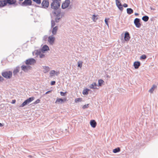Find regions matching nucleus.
I'll return each mask as SVG.
<instances>
[{"label": "nucleus", "mask_w": 158, "mask_h": 158, "mask_svg": "<svg viewBox=\"0 0 158 158\" xmlns=\"http://www.w3.org/2000/svg\"><path fill=\"white\" fill-rule=\"evenodd\" d=\"M8 1V4L10 5H14V6L15 7L18 5V3H16V0H9Z\"/></svg>", "instance_id": "15"}, {"label": "nucleus", "mask_w": 158, "mask_h": 158, "mask_svg": "<svg viewBox=\"0 0 158 158\" xmlns=\"http://www.w3.org/2000/svg\"><path fill=\"white\" fill-rule=\"evenodd\" d=\"M61 13V10H54L52 11V13L56 15L55 22L57 23L59 22V20L62 17L60 16V13Z\"/></svg>", "instance_id": "2"}, {"label": "nucleus", "mask_w": 158, "mask_h": 158, "mask_svg": "<svg viewBox=\"0 0 158 158\" xmlns=\"http://www.w3.org/2000/svg\"><path fill=\"white\" fill-rule=\"evenodd\" d=\"M32 3L31 0H24L21 4V5L23 6H30L32 5Z\"/></svg>", "instance_id": "8"}, {"label": "nucleus", "mask_w": 158, "mask_h": 158, "mask_svg": "<svg viewBox=\"0 0 158 158\" xmlns=\"http://www.w3.org/2000/svg\"><path fill=\"white\" fill-rule=\"evenodd\" d=\"M81 99L82 98H77L75 99V102L77 103L81 101Z\"/></svg>", "instance_id": "35"}, {"label": "nucleus", "mask_w": 158, "mask_h": 158, "mask_svg": "<svg viewBox=\"0 0 158 158\" xmlns=\"http://www.w3.org/2000/svg\"><path fill=\"white\" fill-rule=\"evenodd\" d=\"M109 18H106L105 19V22L106 24L108 27L109 24L108 23V20L109 19Z\"/></svg>", "instance_id": "36"}, {"label": "nucleus", "mask_w": 158, "mask_h": 158, "mask_svg": "<svg viewBox=\"0 0 158 158\" xmlns=\"http://www.w3.org/2000/svg\"><path fill=\"white\" fill-rule=\"evenodd\" d=\"M90 91V89H84L82 92V94L84 95H87L88 94V92Z\"/></svg>", "instance_id": "23"}, {"label": "nucleus", "mask_w": 158, "mask_h": 158, "mask_svg": "<svg viewBox=\"0 0 158 158\" xmlns=\"http://www.w3.org/2000/svg\"><path fill=\"white\" fill-rule=\"evenodd\" d=\"M115 2L117 6L121 11H122L123 10V5L120 2V1L119 0H115Z\"/></svg>", "instance_id": "11"}, {"label": "nucleus", "mask_w": 158, "mask_h": 158, "mask_svg": "<svg viewBox=\"0 0 158 158\" xmlns=\"http://www.w3.org/2000/svg\"><path fill=\"white\" fill-rule=\"evenodd\" d=\"M51 27H54L55 25V21L53 20H52L51 21Z\"/></svg>", "instance_id": "37"}, {"label": "nucleus", "mask_w": 158, "mask_h": 158, "mask_svg": "<svg viewBox=\"0 0 158 158\" xmlns=\"http://www.w3.org/2000/svg\"><path fill=\"white\" fill-rule=\"evenodd\" d=\"M35 99V97H30L28 98L22 104L20 105V107H23L29 104Z\"/></svg>", "instance_id": "6"}, {"label": "nucleus", "mask_w": 158, "mask_h": 158, "mask_svg": "<svg viewBox=\"0 0 158 158\" xmlns=\"http://www.w3.org/2000/svg\"><path fill=\"white\" fill-rule=\"evenodd\" d=\"M35 6L40 7L44 9H47L49 6V2L48 0H43L41 3V6H39L35 5Z\"/></svg>", "instance_id": "5"}, {"label": "nucleus", "mask_w": 158, "mask_h": 158, "mask_svg": "<svg viewBox=\"0 0 158 158\" xmlns=\"http://www.w3.org/2000/svg\"><path fill=\"white\" fill-rule=\"evenodd\" d=\"M43 67L44 69L43 72L45 73H47L50 70V69L48 66H44Z\"/></svg>", "instance_id": "22"}, {"label": "nucleus", "mask_w": 158, "mask_h": 158, "mask_svg": "<svg viewBox=\"0 0 158 158\" xmlns=\"http://www.w3.org/2000/svg\"><path fill=\"white\" fill-rule=\"evenodd\" d=\"M34 2L38 4H40L41 3V0H32Z\"/></svg>", "instance_id": "33"}, {"label": "nucleus", "mask_w": 158, "mask_h": 158, "mask_svg": "<svg viewBox=\"0 0 158 158\" xmlns=\"http://www.w3.org/2000/svg\"><path fill=\"white\" fill-rule=\"evenodd\" d=\"M146 58L147 56L145 54H143L140 57V59L144 60L146 59Z\"/></svg>", "instance_id": "31"}, {"label": "nucleus", "mask_w": 158, "mask_h": 158, "mask_svg": "<svg viewBox=\"0 0 158 158\" xmlns=\"http://www.w3.org/2000/svg\"><path fill=\"white\" fill-rule=\"evenodd\" d=\"M88 107H89V104H85L83 106L82 108L83 109H85L86 108H87Z\"/></svg>", "instance_id": "42"}, {"label": "nucleus", "mask_w": 158, "mask_h": 158, "mask_svg": "<svg viewBox=\"0 0 158 158\" xmlns=\"http://www.w3.org/2000/svg\"><path fill=\"white\" fill-rule=\"evenodd\" d=\"M28 156L30 157H32V156L31 155H29Z\"/></svg>", "instance_id": "52"}, {"label": "nucleus", "mask_w": 158, "mask_h": 158, "mask_svg": "<svg viewBox=\"0 0 158 158\" xmlns=\"http://www.w3.org/2000/svg\"><path fill=\"white\" fill-rule=\"evenodd\" d=\"M66 100L67 98H64V99L57 98L56 101L55 102V103H56L58 102L59 103H62L66 101Z\"/></svg>", "instance_id": "17"}, {"label": "nucleus", "mask_w": 158, "mask_h": 158, "mask_svg": "<svg viewBox=\"0 0 158 158\" xmlns=\"http://www.w3.org/2000/svg\"><path fill=\"white\" fill-rule=\"evenodd\" d=\"M70 0H65L62 4L61 8L63 9L67 8L69 6V9L72 8V6L70 5Z\"/></svg>", "instance_id": "3"}, {"label": "nucleus", "mask_w": 158, "mask_h": 158, "mask_svg": "<svg viewBox=\"0 0 158 158\" xmlns=\"http://www.w3.org/2000/svg\"><path fill=\"white\" fill-rule=\"evenodd\" d=\"M9 0H0V8L6 6L8 4Z\"/></svg>", "instance_id": "13"}, {"label": "nucleus", "mask_w": 158, "mask_h": 158, "mask_svg": "<svg viewBox=\"0 0 158 158\" xmlns=\"http://www.w3.org/2000/svg\"><path fill=\"white\" fill-rule=\"evenodd\" d=\"M53 35H51L48 37V41L50 44H53L55 40V38L53 36Z\"/></svg>", "instance_id": "12"}, {"label": "nucleus", "mask_w": 158, "mask_h": 158, "mask_svg": "<svg viewBox=\"0 0 158 158\" xmlns=\"http://www.w3.org/2000/svg\"><path fill=\"white\" fill-rule=\"evenodd\" d=\"M55 73H56V72L54 70H52L51 71L50 74V75H53L55 74Z\"/></svg>", "instance_id": "41"}, {"label": "nucleus", "mask_w": 158, "mask_h": 158, "mask_svg": "<svg viewBox=\"0 0 158 158\" xmlns=\"http://www.w3.org/2000/svg\"><path fill=\"white\" fill-rule=\"evenodd\" d=\"M92 84H93L95 87H96L97 85L95 82H93L92 83Z\"/></svg>", "instance_id": "48"}, {"label": "nucleus", "mask_w": 158, "mask_h": 158, "mask_svg": "<svg viewBox=\"0 0 158 158\" xmlns=\"http://www.w3.org/2000/svg\"><path fill=\"white\" fill-rule=\"evenodd\" d=\"M142 19L143 21L145 22H146L148 21L149 19V18L148 16L147 15H145L142 17Z\"/></svg>", "instance_id": "25"}, {"label": "nucleus", "mask_w": 158, "mask_h": 158, "mask_svg": "<svg viewBox=\"0 0 158 158\" xmlns=\"http://www.w3.org/2000/svg\"><path fill=\"white\" fill-rule=\"evenodd\" d=\"M25 62L26 64L28 65L34 64L36 63V61L35 59L31 58L27 60Z\"/></svg>", "instance_id": "7"}, {"label": "nucleus", "mask_w": 158, "mask_h": 158, "mask_svg": "<svg viewBox=\"0 0 158 158\" xmlns=\"http://www.w3.org/2000/svg\"><path fill=\"white\" fill-rule=\"evenodd\" d=\"M107 77H109V76L108 75H107Z\"/></svg>", "instance_id": "54"}, {"label": "nucleus", "mask_w": 158, "mask_h": 158, "mask_svg": "<svg viewBox=\"0 0 158 158\" xmlns=\"http://www.w3.org/2000/svg\"><path fill=\"white\" fill-rule=\"evenodd\" d=\"M40 99H37L35 102H34L32 103V104H33V105H36V104L40 103Z\"/></svg>", "instance_id": "34"}, {"label": "nucleus", "mask_w": 158, "mask_h": 158, "mask_svg": "<svg viewBox=\"0 0 158 158\" xmlns=\"http://www.w3.org/2000/svg\"><path fill=\"white\" fill-rule=\"evenodd\" d=\"M82 62L81 61H79L78 62V65L77 66L78 67L81 68L82 66Z\"/></svg>", "instance_id": "32"}, {"label": "nucleus", "mask_w": 158, "mask_h": 158, "mask_svg": "<svg viewBox=\"0 0 158 158\" xmlns=\"http://www.w3.org/2000/svg\"><path fill=\"white\" fill-rule=\"evenodd\" d=\"M58 29V26H56L53 27L52 31V35H55L56 34Z\"/></svg>", "instance_id": "21"}, {"label": "nucleus", "mask_w": 158, "mask_h": 158, "mask_svg": "<svg viewBox=\"0 0 158 158\" xmlns=\"http://www.w3.org/2000/svg\"><path fill=\"white\" fill-rule=\"evenodd\" d=\"M135 15L136 16H138L139 15V14L137 13H135Z\"/></svg>", "instance_id": "50"}, {"label": "nucleus", "mask_w": 158, "mask_h": 158, "mask_svg": "<svg viewBox=\"0 0 158 158\" xmlns=\"http://www.w3.org/2000/svg\"><path fill=\"white\" fill-rule=\"evenodd\" d=\"M51 92V90H49V91H47V92H46V93H45V94H49V93Z\"/></svg>", "instance_id": "49"}, {"label": "nucleus", "mask_w": 158, "mask_h": 158, "mask_svg": "<svg viewBox=\"0 0 158 158\" xmlns=\"http://www.w3.org/2000/svg\"><path fill=\"white\" fill-rule=\"evenodd\" d=\"M157 87V86L154 85L149 90V92L151 93H153V91H154V90L156 89Z\"/></svg>", "instance_id": "26"}, {"label": "nucleus", "mask_w": 158, "mask_h": 158, "mask_svg": "<svg viewBox=\"0 0 158 158\" xmlns=\"http://www.w3.org/2000/svg\"><path fill=\"white\" fill-rule=\"evenodd\" d=\"M123 6L124 7H128V5L126 3H124L123 5Z\"/></svg>", "instance_id": "46"}, {"label": "nucleus", "mask_w": 158, "mask_h": 158, "mask_svg": "<svg viewBox=\"0 0 158 158\" xmlns=\"http://www.w3.org/2000/svg\"><path fill=\"white\" fill-rule=\"evenodd\" d=\"M120 151V149L119 148H117L113 150V152L114 153H117Z\"/></svg>", "instance_id": "27"}, {"label": "nucleus", "mask_w": 158, "mask_h": 158, "mask_svg": "<svg viewBox=\"0 0 158 158\" xmlns=\"http://www.w3.org/2000/svg\"><path fill=\"white\" fill-rule=\"evenodd\" d=\"M97 16L95 14L93 15L92 19L93 21L95 22L98 19V18L97 17Z\"/></svg>", "instance_id": "29"}, {"label": "nucleus", "mask_w": 158, "mask_h": 158, "mask_svg": "<svg viewBox=\"0 0 158 158\" xmlns=\"http://www.w3.org/2000/svg\"><path fill=\"white\" fill-rule=\"evenodd\" d=\"M90 123L91 127L93 128H95L97 125L96 122L94 120H91L90 121Z\"/></svg>", "instance_id": "20"}, {"label": "nucleus", "mask_w": 158, "mask_h": 158, "mask_svg": "<svg viewBox=\"0 0 158 158\" xmlns=\"http://www.w3.org/2000/svg\"><path fill=\"white\" fill-rule=\"evenodd\" d=\"M2 126H3V124L2 123H0V127H2Z\"/></svg>", "instance_id": "51"}, {"label": "nucleus", "mask_w": 158, "mask_h": 158, "mask_svg": "<svg viewBox=\"0 0 158 158\" xmlns=\"http://www.w3.org/2000/svg\"><path fill=\"white\" fill-rule=\"evenodd\" d=\"M56 81H52L51 82V85H53L55 84Z\"/></svg>", "instance_id": "44"}, {"label": "nucleus", "mask_w": 158, "mask_h": 158, "mask_svg": "<svg viewBox=\"0 0 158 158\" xmlns=\"http://www.w3.org/2000/svg\"><path fill=\"white\" fill-rule=\"evenodd\" d=\"M67 93V92H64L62 91H61L60 92V94L61 96H65V95L66 94V93Z\"/></svg>", "instance_id": "38"}, {"label": "nucleus", "mask_w": 158, "mask_h": 158, "mask_svg": "<svg viewBox=\"0 0 158 158\" xmlns=\"http://www.w3.org/2000/svg\"><path fill=\"white\" fill-rule=\"evenodd\" d=\"M19 0L20 1H23V0Z\"/></svg>", "instance_id": "53"}, {"label": "nucleus", "mask_w": 158, "mask_h": 158, "mask_svg": "<svg viewBox=\"0 0 158 158\" xmlns=\"http://www.w3.org/2000/svg\"><path fill=\"white\" fill-rule=\"evenodd\" d=\"M48 38V36L47 35H45L44 36L43 40L45 41L47 40V38Z\"/></svg>", "instance_id": "43"}, {"label": "nucleus", "mask_w": 158, "mask_h": 158, "mask_svg": "<svg viewBox=\"0 0 158 158\" xmlns=\"http://www.w3.org/2000/svg\"><path fill=\"white\" fill-rule=\"evenodd\" d=\"M127 13L129 15H131L133 12V10L131 8H128L127 9Z\"/></svg>", "instance_id": "24"}, {"label": "nucleus", "mask_w": 158, "mask_h": 158, "mask_svg": "<svg viewBox=\"0 0 158 158\" xmlns=\"http://www.w3.org/2000/svg\"><path fill=\"white\" fill-rule=\"evenodd\" d=\"M130 38L129 33L127 31L124 34V40L125 41H128L129 40Z\"/></svg>", "instance_id": "16"}, {"label": "nucleus", "mask_w": 158, "mask_h": 158, "mask_svg": "<svg viewBox=\"0 0 158 158\" xmlns=\"http://www.w3.org/2000/svg\"><path fill=\"white\" fill-rule=\"evenodd\" d=\"M12 73L11 71H6L2 73V76L6 79H10L12 76Z\"/></svg>", "instance_id": "4"}, {"label": "nucleus", "mask_w": 158, "mask_h": 158, "mask_svg": "<svg viewBox=\"0 0 158 158\" xmlns=\"http://www.w3.org/2000/svg\"><path fill=\"white\" fill-rule=\"evenodd\" d=\"M104 81L102 79L99 80L98 81V85L101 86L104 83Z\"/></svg>", "instance_id": "28"}, {"label": "nucleus", "mask_w": 158, "mask_h": 158, "mask_svg": "<svg viewBox=\"0 0 158 158\" xmlns=\"http://www.w3.org/2000/svg\"><path fill=\"white\" fill-rule=\"evenodd\" d=\"M41 50H35V55H40V53H41Z\"/></svg>", "instance_id": "30"}, {"label": "nucleus", "mask_w": 158, "mask_h": 158, "mask_svg": "<svg viewBox=\"0 0 158 158\" xmlns=\"http://www.w3.org/2000/svg\"><path fill=\"white\" fill-rule=\"evenodd\" d=\"M22 69L25 72H27L29 70L31 69L32 67L29 65H22L21 66Z\"/></svg>", "instance_id": "10"}, {"label": "nucleus", "mask_w": 158, "mask_h": 158, "mask_svg": "<svg viewBox=\"0 0 158 158\" xmlns=\"http://www.w3.org/2000/svg\"><path fill=\"white\" fill-rule=\"evenodd\" d=\"M140 19L138 18H135L134 20V23L135 27L138 28H139L141 26V24L140 23Z\"/></svg>", "instance_id": "9"}, {"label": "nucleus", "mask_w": 158, "mask_h": 158, "mask_svg": "<svg viewBox=\"0 0 158 158\" xmlns=\"http://www.w3.org/2000/svg\"><path fill=\"white\" fill-rule=\"evenodd\" d=\"M41 51L43 53H44L45 52L49 50V48L48 46L47 45H44L42 48Z\"/></svg>", "instance_id": "14"}, {"label": "nucleus", "mask_w": 158, "mask_h": 158, "mask_svg": "<svg viewBox=\"0 0 158 158\" xmlns=\"http://www.w3.org/2000/svg\"><path fill=\"white\" fill-rule=\"evenodd\" d=\"M20 69V67L19 66H17L14 69L13 73L14 75H15L19 72Z\"/></svg>", "instance_id": "19"}, {"label": "nucleus", "mask_w": 158, "mask_h": 158, "mask_svg": "<svg viewBox=\"0 0 158 158\" xmlns=\"http://www.w3.org/2000/svg\"><path fill=\"white\" fill-rule=\"evenodd\" d=\"M16 102V100L15 99L12 100L11 103L12 104H15Z\"/></svg>", "instance_id": "47"}, {"label": "nucleus", "mask_w": 158, "mask_h": 158, "mask_svg": "<svg viewBox=\"0 0 158 158\" xmlns=\"http://www.w3.org/2000/svg\"><path fill=\"white\" fill-rule=\"evenodd\" d=\"M52 2L51 5V8L54 10H61L59 8L60 6V3L57 0H52Z\"/></svg>", "instance_id": "1"}, {"label": "nucleus", "mask_w": 158, "mask_h": 158, "mask_svg": "<svg viewBox=\"0 0 158 158\" xmlns=\"http://www.w3.org/2000/svg\"><path fill=\"white\" fill-rule=\"evenodd\" d=\"M45 55L43 53H40L39 55L40 57L41 58H44L45 57Z\"/></svg>", "instance_id": "40"}, {"label": "nucleus", "mask_w": 158, "mask_h": 158, "mask_svg": "<svg viewBox=\"0 0 158 158\" xmlns=\"http://www.w3.org/2000/svg\"><path fill=\"white\" fill-rule=\"evenodd\" d=\"M89 87L90 88L93 89L97 88L96 87H94V86L93 84H91L89 86Z\"/></svg>", "instance_id": "39"}, {"label": "nucleus", "mask_w": 158, "mask_h": 158, "mask_svg": "<svg viewBox=\"0 0 158 158\" xmlns=\"http://www.w3.org/2000/svg\"><path fill=\"white\" fill-rule=\"evenodd\" d=\"M140 63L139 61H135L133 64V65L135 69H138L140 65Z\"/></svg>", "instance_id": "18"}, {"label": "nucleus", "mask_w": 158, "mask_h": 158, "mask_svg": "<svg viewBox=\"0 0 158 158\" xmlns=\"http://www.w3.org/2000/svg\"><path fill=\"white\" fill-rule=\"evenodd\" d=\"M4 80V78L1 76H0V82Z\"/></svg>", "instance_id": "45"}]
</instances>
